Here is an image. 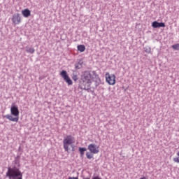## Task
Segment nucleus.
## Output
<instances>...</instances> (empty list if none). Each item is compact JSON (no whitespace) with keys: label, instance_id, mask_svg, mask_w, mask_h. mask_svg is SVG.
Returning <instances> with one entry per match:
<instances>
[{"label":"nucleus","instance_id":"obj_1","mask_svg":"<svg viewBox=\"0 0 179 179\" xmlns=\"http://www.w3.org/2000/svg\"><path fill=\"white\" fill-rule=\"evenodd\" d=\"M93 75L89 71L83 72L80 78V87L83 90H89L90 89V85L93 82Z\"/></svg>","mask_w":179,"mask_h":179},{"label":"nucleus","instance_id":"obj_2","mask_svg":"<svg viewBox=\"0 0 179 179\" xmlns=\"http://www.w3.org/2000/svg\"><path fill=\"white\" fill-rule=\"evenodd\" d=\"M6 176L8 177L9 179H23V173H22L20 169L17 167L8 168Z\"/></svg>","mask_w":179,"mask_h":179},{"label":"nucleus","instance_id":"obj_3","mask_svg":"<svg viewBox=\"0 0 179 179\" xmlns=\"http://www.w3.org/2000/svg\"><path fill=\"white\" fill-rule=\"evenodd\" d=\"M75 142V137L71 135L66 136L63 140V147L65 152H69V145L72 148V151L75 152V145H73Z\"/></svg>","mask_w":179,"mask_h":179},{"label":"nucleus","instance_id":"obj_4","mask_svg":"<svg viewBox=\"0 0 179 179\" xmlns=\"http://www.w3.org/2000/svg\"><path fill=\"white\" fill-rule=\"evenodd\" d=\"M11 115H6L4 118H6L9 121H12L13 122H17L19 121V108L16 106H12L10 108Z\"/></svg>","mask_w":179,"mask_h":179},{"label":"nucleus","instance_id":"obj_5","mask_svg":"<svg viewBox=\"0 0 179 179\" xmlns=\"http://www.w3.org/2000/svg\"><path fill=\"white\" fill-rule=\"evenodd\" d=\"M106 82L110 86H114L116 83V77L115 74H110V73H106L105 74Z\"/></svg>","mask_w":179,"mask_h":179},{"label":"nucleus","instance_id":"obj_6","mask_svg":"<svg viewBox=\"0 0 179 179\" xmlns=\"http://www.w3.org/2000/svg\"><path fill=\"white\" fill-rule=\"evenodd\" d=\"M60 76L62 78H63L64 80L69 85L73 84L72 80L71 78H69V76H68V73H66V71L62 70L60 73Z\"/></svg>","mask_w":179,"mask_h":179},{"label":"nucleus","instance_id":"obj_7","mask_svg":"<svg viewBox=\"0 0 179 179\" xmlns=\"http://www.w3.org/2000/svg\"><path fill=\"white\" fill-rule=\"evenodd\" d=\"M88 150L92 153V155H97V153L100 152L99 146L94 143H91L88 145Z\"/></svg>","mask_w":179,"mask_h":179},{"label":"nucleus","instance_id":"obj_8","mask_svg":"<svg viewBox=\"0 0 179 179\" xmlns=\"http://www.w3.org/2000/svg\"><path fill=\"white\" fill-rule=\"evenodd\" d=\"M12 22L14 24H20L22 22V18L20 13H16L13 15Z\"/></svg>","mask_w":179,"mask_h":179},{"label":"nucleus","instance_id":"obj_9","mask_svg":"<svg viewBox=\"0 0 179 179\" xmlns=\"http://www.w3.org/2000/svg\"><path fill=\"white\" fill-rule=\"evenodd\" d=\"M152 27L154 29H157V27H166V24L164 22H158L157 21H154L152 23Z\"/></svg>","mask_w":179,"mask_h":179},{"label":"nucleus","instance_id":"obj_10","mask_svg":"<svg viewBox=\"0 0 179 179\" xmlns=\"http://www.w3.org/2000/svg\"><path fill=\"white\" fill-rule=\"evenodd\" d=\"M22 15L24 16V17H29L31 15V13L30 12V10L25 8L22 11Z\"/></svg>","mask_w":179,"mask_h":179},{"label":"nucleus","instance_id":"obj_11","mask_svg":"<svg viewBox=\"0 0 179 179\" xmlns=\"http://www.w3.org/2000/svg\"><path fill=\"white\" fill-rule=\"evenodd\" d=\"M77 50L80 51V52H85L86 50V46L84 45H79L77 46Z\"/></svg>","mask_w":179,"mask_h":179},{"label":"nucleus","instance_id":"obj_12","mask_svg":"<svg viewBox=\"0 0 179 179\" xmlns=\"http://www.w3.org/2000/svg\"><path fill=\"white\" fill-rule=\"evenodd\" d=\"M86 150H87L86 148H79V152L81 157H83Z\"/></svg>","mask_w":179,"mask_h":179},{"label":"nucleus","instance_id":"obj_13","mask_svg":"<svg viewBox=\"0 0 179 179\" xmlns=\"http://www.w3.org/2000/svg\"><path fill=\"white\" fill-rule=\"evenodd\" d=\"M86 157H87V159H89V160H90V159H93V153H91V152H86Z\"/></svg>","mask_w":179,"mask_h":179},{"label":"nucleus","instance_id":"obj_14","mask_svg":"<svg viewBox=\"0 0 179 179\" xmlns=\"http://www.w3.org/2000/svg\"><path fill=\"white\" fill-rule=\"evenodd\" d=\"M34 48H28L27 50H26V52H29L30 54H34Z\"/></svg>","mask_w":179,"mask_h":179},{"label":"nucleus","instance_id":"obj_15","mask_svg":"<svg viewBox=\"0 0 179 179\" xmlns=\"http://www.w3.org/2000/svg\"><path fill=\"white\" fill-rule=\"evenodd\" d=\"M172 48H173V50H179V43L173 45Z\"/></svg>","mask_w":179,"mask_h":179},{"label":"nucleus","instance_id":"obj_16","mask_svg":"<svg viewBox=\"0 0 179 179\" xmlns=\"http://www.w3.org/2000/svg\"><path fill=\"white\" fill-rule=\"evenodd\" d=\"M72 79H73V80H74V82H76V80H78V76L76 74L73 73L72 76Z\"/></svg>","mask_w":179,"mask_h":179},{"label":"nucleus","instance_id":"obj_17","mask_svg":"<svg viewBox=\"0 0 179 179\" xmlns=\"http://www.w3.org/2000/svg\"><path fill=\"white\" fill-rule=\"evenodd\" d=\"M69 179H79V178L76 177H69Z\"/></svg>","mask_w":179,"mask_h":179},{"label":"nucleus","instance_id":"obj_18","mask_svg":"<svg viewBox=\"0 0 179 179\" xmlns=\"http://www.w3.org/2000/svg\"><path fill=\"white\" fill-rule=\"evenodd\" d=\"M87 179H89V178H87Z\"/></svg>","mask_w":179,"mask_h":179}]
</instances>
